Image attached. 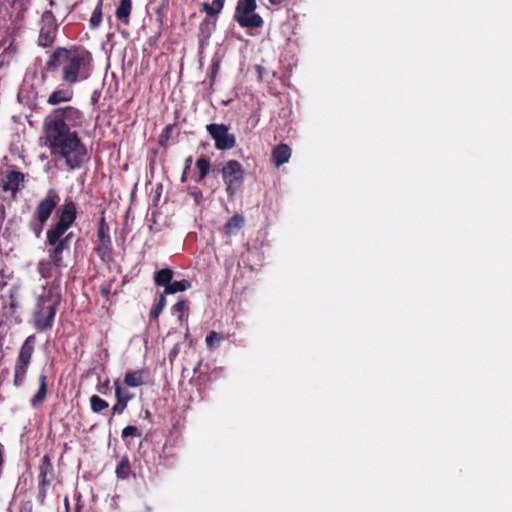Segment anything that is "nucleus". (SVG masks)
<instances>
[{"instance_id": "obj_32", "label": "nucleus", "mask_w": 512, "mask_h": 512, "mask_svg": "<svg viewBox=\"0 0 512 512\" xmlns=\"http://www.w3.org/2000/svg\"><path fill=\"white\" fill-rule=\"evenodd\" d=\"M223 339L224 337L222 334L212 331L206 337V344L208 347L213 348L216 343L220 342Z\"/></svg>"}, {"instance_id": "obj_10", "label": "nucleus", "mask_w": 512, "mask_h": 512, "mask_svg": "<svg viewBox=\"0 0 512 512\" xmlns=\"http://www.w3.org/2000/svg\"><path fill=\"white\" fill-rule=\"evenodd\" d=\"M206 131L215 141L217 150H230L236 146V137L229 133V126L223 123H212L206 125Z\"/></svg>"}, {"instance_id": "obj_30", "label": "nucleus", "mask_w": 512, "mask_h": 512, "mask_svg": "<svg viewBox=\"0 0 512 512\" xmlns=\"http://www.w3.org/2000/svg\"><path fill=\"white\" fill-rule=\"evenodd\" d=\"M173 128H174V125L172 124H169L167 125L160 133L159 135V139H158V143L161 147H166L167 146V143L168 141L170 140L171 138V134H172V131H173Z\"/></svg>"}, {"instance_id": "obj_22", "label": "nucleus", "mask_w": 512, "mask_h": 512, "mask_svg": "<svg viewBox=\"0 0 512 512\" xmlns=\"http://www.w3.org/2000/svg\"><path fill=\"white\" fill-rule=\"evenodd\" d=\"M114 386H115V397H116V403L112 407V415L115 414H122L124 410L127 407L128 402L130 401V397H121L119 392V379L114 380ZM113 419V416L110 417L109 422H111Z\"/></svg>"}, {"instance_id": "obj_33", "label": "nucleus", "mask_w": 512, "mask_h": 512, "mask_svg": "<svg viewBox=\"0 0 512 512\" xmlns=\"http://www.w3.org/2000/svg\"><path fill=\"white\" fill-rule=\"evenodd\" d=\"M155 16L156 21L158 22V27L163 28L165 24L164 4L155 9Z\"/></svg>"}, {"instance_id": "obj_44", "label": "nucleus", "mask_w": 512, "mask_h": 512, "mask_svg": "<svg viewBox=\"0 0 512 512\" xmlns=\"http://www.w3.org/2000/svg\"><path fill=\"white\" fill-rule=\"evenodd\" d=\"M64 504H65L66 510L68 511V509H69V501H68L67 497L64 499Z\"/></svg>"}, {"instance_id": "obj_15", "label": "nucleus", "mask_w": 512, "mask_h": 512, "mask_svg": "<svg viewBox=\"0 0 512 512\" xmlns=\"http://www.w3.org/2000/svg\"><path fill=\"white\" fill-rule=\"evenodd\" d=\"M60 300L56 296L41 297L37 306L36 320H53Z\"/></svg>"}, {"instance_id": "obj_13", "label": "nucleus", "mask_w": 512, "mask_h": 512, "mask_svg": "<svg viewBox=\"0 0 512 512\" xmlns=\"http://www.w3.org/2000/svg\"><path fill=\"white\" fill-rule=\"evenodd\" d=\"M98 244L94 248V251L99 256L101 261L108 262L112 257V241L109 235V226L106 223L105 217L102 216L97 229Z\"/></svg>"}, {"instance_id": "obj_41", "label": "nucleus", "mask_w": 512, "mask_h": 512, "mask_svg": "<svg viewBox=\"0 0 512 512\" xmlns=\"http://www.w3.org/2000/svg\"><path fill=\"white\" fill-rule=\"evenodd\" d=\"M109 384H110V380L109 379H106L103 384H102V388L99 389V392L100 393H105L103 389H108L109 388Z\"/></svg>"}, {"instance_id": "obj_39", "label": "nucleus", "mask_w": 512, "mask_h": 512, "mask_svg": "<svg viewBox=\"0 0 512 512\" xmlns=\"http://www.w3.org/2000/svg\"><path fill=\"white\" fill-rule=\"evenodd\" d=\"M76 501H77V502H76V506H75V512H81L82 507H83V505H82V503H81V495H78V496L76 497Z\"/></svg>"}, {"instance_id": "obj_3", "label": "nucleus", "mask_w": 512, "mask_h": 512, "mask_svg": "<svg viewBox=\"0 0 512 512\" xmlns=\"http://www.w3.org/2000/svg\"><path fill=\"white\" fill-rule=\"evenodd\" d=\"M77 215V204L70 198L65 199L57 210L56 222L46 232V242L64 244L69 247L72 233L66 234V232L76 221Z\"/></svg>"}, {"instance_id": "obj_43", "label": "nucleus", "mask_w": 512, "mask_h": 512, "mask_svg": "<svg viewBox=\"0 0 512 512\" xmlns=\"http://www.w3.org/2000/svg\"><path fill=\"white\" fill-rule=\"evenodd\" d=\"M187 181V172H185V169L183 170V173L181 175V182L184 183Z\"/></svg>"}, {"instance_id": "obj_37", "label": "nucleus", "mask_w": 512, "mask_h": 512, "mask_svg": "<svg viewBox=\"0 0 512 512\" xmlns=\"http://www.w3.org/2000/svg\"><path fill=\"white\" fill-rule=\"evenodd\" d=\"M110 293H111V286L110 285L101 287V295L103 297L108 298Z\"/></svg>"}, {"instance_id": "obj_16", "label": "nucleus", "mask_w": 512, "mask_h": 512, "mask_svg": "<svg viewBox=\"0 0 512 512\" xmlns=\"http://www.w3.org/2000/svg\"><path fill=\"white\" fill-rule=\"evenodd\" d=\"M24 182V174L20 171H8L5 177V181L3 182L2 189L5 192L10 191L13 197H16V194L19 191L20 185Z\"/></svg>"}, {"instance_id": "obj_35", "label": "nucleus", "mask_w": 512, "mask_h": 512, "mask_svg": "<svg viewBox=\"0 0 512 512\" xmlns=\"http://www.w3.org/2000/svg\"><path fill=\"white\" fill-rule=\"evenodd\" d=\"M163 28L158 27V31L154 36L148 38L147 43L149 46H155L162 35Z\"/></svg>"}, {"instance_id": "obj_36", "label": "nucleus", "mask_w": 512, "mask_h": 512, "mask_svg": "<svg viewBox=\"0 0 512 512\" xmlns=\"http://www.w3.org/2000/svg\"><path fill=\"white\" fill-rule=\"evenodd\" d=\"M219 68H220L219 61H215V62L212 63L211 71H210V78H211L212 81L215 80V78H216V76L218 74Z\"/></svg>"}, {"instance_id": "obj_7", "label": "nucleus", "mask_w": 512, "mask_h": 512, "mask_svg": "<svg viewBox=\"0 0 512 512\" xmlns=\"http://www.w3.org/2000/svg\"><path fill=\"white\" fill-rule=\"evenodd\" d=\"M36 338L30 335L26 338L20 347L17 359L14 365V379L13 384L15 387H21L26 379V375L31 363L32 355L34 352Z\"/></svg>"}, {"instance_id": "obj_11", "label": "nucleus", "mask_w": 512, "mask_h": 512, "mask_svg": "<svg viewBox=\"0 0 512 512\" xmlns=\"http://www.w3.org/2000/svg\"><path fill=\"white\" fill-rule=\"evenodd\" d=\"M58 32V24L52 11H45L41 17V27L38 37V45L50 47L55 42Z\"/></svg>"}, {"instance_id": "obj_24", "label": "nucleus", "mask_w": 512, "mask_h": 512, "mask_svg": "<svg viewBox=\"0 0 512 512\" xmlns=\"http://www.w3.org/2000/svg\"><path fill=\"white\" fill-rule=\"evenodd\" d=\"M174 277V271L168 267L162 268L154 273V283L157 287L166 288Z\"/></svg>"}, {"instance_id": "obj_23", "label": "nucleus", "mask_w": 512, "mask_h": 512, "mask_svg": "<svg viewBox=\"0 0 512 512\" xmlns=\"http://www.w3.org/2000/svg\"><path fill=\"white\" fill-rule=\"evenodd\" d=\"M132 12V0H121L119 6L116 9L115 16L116 18L128 25L130 22V15Z\"/></svg>"}, {"instance_id": "obj_6", "label": "nucleus", "mask_w": 512, "mask_h": 512, "mask_svg": "<svg viewBox=\"0 0 512 512\" xmlns=\"http://www.w3.org/2000/svg\"><path fill=\"white\" fill-rule=\"evenodd\" d=\"M226 0H213L212 4L203 2L201 4L202 10L206 16L200 22L198 27V38L202 43L207 41L216 30L219 14L221 13Z\"/></svg>"}, {"instance_id": "obj_2", "label": "nucleus", "mask_w": 512, "mask_h": 512, "mask_svg": "<svg viewBox=\"0 0 512 512\" xmlns=\"http://www.w3.org/2000/svg\"><path fill=\"white\" fill-rule=\"evenodd\" d=\"M45 69L59 72L61 81L69 87L90 78L93 71L92 53L81 45L59 46L50 54Z\"/></svg>"}, {"instance_id": "obj_25", "label": "nucleus", "mask_w": 512, "mask_h": 512, "mask_svg": "<svg viewBox=\"0 0 512 512\" xmlns=\"http://www.w3.org/2000/svg\"><path fill=\"white\" fill-rule=\"evenodd\" d=\"M190 302L186 299H181L171 307V314L177 320H183L189 315Z\"/></svg>"}, {"instance_id": "obj_29", "label": "nucleus", "mask_w": 512, "mask_h": 512, "mask_svg": "<svg viewBox=\"0 0 512 512\" xmlns=\"http://www.w3.org/2000/svg\"><path fill=\"white\" fill-rule=\"evenodd\" d=\"M102 21V2L100 1L97 6L95 7L91 17H90V20H89V23H90V27L91 28H96L100 25Z\"/></svg>"}, {"instance_id": "obj_8", "label": "nucleus", "mask_w": 512, "mask_h": 512, "mask_svg": "<svg viewBox=\"0 0 512 512\" xmlns=\"http://www.w3.org/2000/svg\"><path fill=\"white\" fill-rule=\"evenodd\" d=\"M256 9V0H238L234 20L242 28H261L264 24V20L256 13Z\"/></svg>"}, {"instance_id": "obj_19", "label": "nucleus", "mask_w": 512, "mask_h": 512, "mask_svg": "<svg viewBox=\"0 0 512 512\" xmlns=\"http://www.w3.org/2000/svg\"><path fill=\"white\" fill-rule=\"evenodd\" d=\"M245 224V218L240 214L232 216L223 226L222 232L226 237H230L238 233Z\"/></svg>"}, {"instance_id": "obj_1", "label": "nucleus", "mask_w": 512, "mask_h": 512, "mask_svg": "<svg viewBox=\"0 0 512 512\" xmlns=\"http://www.w3.org/2000/svg\"><path fill=\"white\" fill-rule=\"evenodd\" d=\"M84 122L83 112L74 106L53 109L43 122V139L51 155L65 160L70 170L89 160L86 146L76 131Z\"/></svg>"}, {"instance_id": "obj_38", "label": "nucleus", "mask_w": 512, "mask_h": 512, "mask_svg": "<svg viewBox=\"0 0 512 512\" xmlns=\"http://www.w3.org/2000/svg\"><path fill=\"white\" fill-rule=\"evenodd\" d=\"M119 392H120V396L123 398V397H130V400L133 398V395L130 394L128 391L124 390L121 385L119 384Z\"/></svg>"}, {"instance_id": "obj_9", "label": "nucleus", "mask_w": 512, "mask_h": 512, "mask_svg": "<svg viewBox=\"0 0 512 512\" xmlns=\"http://www.w3.org/2000/svg\"><path fill=\"white\" fill-rule=\"evenodd\" d=\"M221 173L226 186V193L230 198H233L244 183V169L239 161L229 160L221 169Z\"/></svg>"}, {"instance_id": "obj_27", "label": "nucleus", "mask_w": 512, "mask_h": 512, "mask_svg": "<svg viewBox=\"0 0 512 512\" xmlns=\"http://www.w3.org/2000/svg\"><path fill=\"white\" fill-rule=\"evenodd\" d=\"M131 472L130 461L127 456H123L116 467V475L120 479H127Z\"/></svg>"}, {"instance_id": "obj_31", "label": "nucleus", "mask_w": 512, "mask_h": 512, "mask_svg": "<svg viewBox=\"0 0 512 512\" xmlns=\"http://www.w3.org/2000/svg\"><path fill=\"white\" fill-rule=\"evenodd\" d=\"M121 436L124 440L128 437H141V431L136 426L129 425L123 428Z\"/></svg>"}, {"instance_id": "obj_5", "label": "nucleus", "mask_w": 512, "mask_h": 512, "mask_svg": "<svg viewBox=\"0 0 512 512\" xmlns=\"http://www.w3.org/2000/svg\"><path fill=\"white\" fill-rule=\"evenodd\" d=\"M49 246L47 250L48 259L41 260L37 264V272L42 278L49 279L56 273H61V270L66 267L63 260V253L69 247L64 244H54L53 242H46Z\"/></svg>"}, {"instance_id": "obj_21", "label": "nucleus", "mask_w": 512, "mask_h": 512, "mask_svg": "<svg viewBox=\"0 0 512 512\" xmlns=\"http://www.w3.org/2000/svg\"><path fill=\"white\" fill-rule=\"evenodd\" d=\"M47 390H48L47 376L44 373H42L39 376L38 391L36 392V394L32 397V399L30 401V404L33 408H36L37 406H39L40 404H42L44 402L46 395H47Z\"/></svg>"}, {"instance_id": "obj_17", "label": "nucleus", "mask_w": 512, "mask_h": 512, "mask_svg": "<svg viewBox=\"0 0 512 512\" xmlns=\"http://www.w3.org/2000/svg\"><path fill=\"white\" fill-rule=\"evenodd\" d=\"M149 371L146 368L128 371L124 376V384L127 387L135 388L145 385L148 381Z\"/></svg>"}, {"instance_id": "obj_28", "label": "nucleus", "mask_w": 512, "mask_h": 512, "mask_svg": "<svg viewBox=\"0 0 512 512\" xmlns=\"http://www.w3.org/2000/svg\"><path fill=\"white\" fill-rule=\"evenodd\" d=\"M109 407L106 400L102 399L98 395H92L90 397V408L94 413H101Z\"/></svg>"}, {"instance_id": "obj_34", "label": "nucleus", "mask_w": 512, "mask_h": 512, "mask_svg": "<svg viewBox=\"0 0 512 512\" xmlns=\"http://www.w3.org/2000/svg\"><path fill=\"white\" fill-rule=\"evenodd\" d=\"M35 328L39 332H45L52 328V322H35Z\"/></svg>"}, {"instance_id": "obj_42", "label": "nucleus", "mask_w": 512, "mask_h": 512, "mask_svg": "<svg viewBox=\"0 0 512 512\" xmlns=\"http://www.w3.org/2000/svg\"><path fill=\"white\" fill-rule=\"evenodd\" d=\"M270 4L272 5H280L282 4L283 2H285L286 0H268Z\"/></svg>"}, {"instance_id": "obj_12", "label": "nucleus", "mask_w": 512, "mask_h": 512, "mask_svg": "<svg viewBox=\"0 0 512 512\" xmlns=\"http://www.w3.org/2000/svg\"><path fill=\"white\" fill-rule=\"evenodd\" d=\"M38 496L37 500L43 504L47 497V489L54 479V468L49 455H44L39 463Z\"/></svg>"}, {"instance_id": "obj_26", "label": "nucleus", "mask_w": 512, "mask_h": 512, "mask_svg": "<svg viewBox=\"0 0 512 512\" xmlns=\"http://www.w3.org/2000/svg\"><path fill=\"white\" fill-rule=\"evenodd\" d=\"M196 168L198 170V177L196 178V182L200 183L210 173V169H211L210 160L205 157H201V158L197 159L196 160Z\"/></svg>"}, {"instance_id": "obj_20", "label": "nucleus", "mask_w": 512, "mask_h": 512, "mask_svg": "<svg viewBox=\"0 0 512 512\" xmlns=\"http://www.w3.org/2000/svg\"><path fill=\"white\" fill-rule=\"evenodd\" d=\"M73 97H74V92L72 89H70V88L57 89L49 95V97L47 99V104H49L51 106H55L62 102H69L73 99Z\"/></svg>"}, {"instance_id": "obj_14", "label": "nucleus", "mask_w": 512, "mask_h": 512, "mask_svg": "<svg viewBox=\"0 0 512 512\" xmlns=\"http://www.w3.org/2000/svg\"><path fill=\"white\" fill-rule=\"evenodd\" d=\"M191 287V282L187 279H182L179 281H171L169 285L163 290V292L159 295L157 302L154 307L150 311V320L157 319L159 315L162 313L164 307L166 306V295L175 294L178 292H184Z\"/></svg>"}, {"instance_id": "obj_4", "label": "nucleus", "mask_w": 512, "mask_h": 512, "mask_svg": "<svg viewBox=\"0 0 512 512\" xmlns=\"http://www.w3.org/2000/svg\"><path fill=\"white\" fill-rule=\"evenodd\" d=\"M59 202L60 196L53 188L49 189L46 196L38 202L33 213V219L28 224L29 230L36 238L41 237L47 221L57 208Z\"/></svg>"}, {"instance_id": "obj_18", "label": "nucleus", "mask_w": 512, "mask_h": 512, "mask_svg": "<svg viewBox=\"0 0 512 512\" xmlns=\"http://www.w3.org/2000/svg\"><path fill=\"white\" fill-rule=\"evenodd\" d=\"M291 148L287 144H279L272 150L271 158L275 167L279 168L289 161L291 158Z\"/></svg>"}, {"instance_id": "obj_40", "label": "nucleus", "mask_w": 512, "mask_h": 512, "mask_svg": "<svg viewBox=\"0 0 512 512\" xmlns=\"http://www.w3.org/2000/svg\"><path fill=\"white\" fill-rule=\"evenodd\" d=\"M191 165H192V156H189L185 159V172H188L191 168Z\"/></svg>"}]
</instances>
